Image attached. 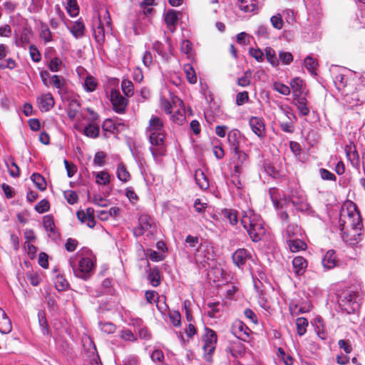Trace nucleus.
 Instances as JSON below:
<instances>
[{
	"label": "nucleus",
	"instance_id": "obj_1",
	"mask_svg": "<svg viewBox=\"0 0 365 365\" xmlns=\"http://www.w3.org/2000/svg\"><path fill=\"white\" fill-rule=\"evenodd\" d=\"M145 133L150 144L149 149L153 158L165 155L167 147L166 132L163 120L159 117L153 115L149 120Z\"/></svg>",
	"mask_w": 365,
	"mask_h": 365
},
{
	"label": "nucleus",
	"instance_id": "obj_2",
	"mask_svg": "<svg viewBox=\"0 0 365 365\" xmlns=\"http://www.w3.org/2000/svg\"><path fill=\"white\" fill-rule=\"evenodd\" d=\"M277 191V189L274 187L269 190L271 199L277 208L279 207L281 208L284 206L287 207L289 203L291 202L296 210L302 212H306L307 214L312 212V207L307 201V197L304 191L298 188L292 189L288 196L284 195L283 198H280L279 200L276 196Z\"/></svg>",
	"mask_w": 365,
	"mask_h": 365
},
{
	"label": "nucleus",
	"instance_id": "obj_3",
	"mask_svg": "<svg viewBox=\"0 0 365 365\" xmlns=\"http://www.w3.org/2000/svg\"><path fill=\"white\" fill-rule=\"evenodd\" d=\"M70 266L72 267L74 274L84 280L88 279L94 268L93 257L89 252L84 255L78 252L74 258L69 259Z\"/></svg>",
	"mask_w": 365,
	"mask_h": 365
},
{
	"label": "nucleus",
	"instance_id": "obj_4",
	"mask_svg": "<svg viewBox=\"0 0 365 365\" xmlns=\"http://www.w3.org/2000/svg\"><path fill=\"white\" fill-rule=\"evenodd\" d=\"M347 212H348V222L350 226L352 227L354 234L352 235L353 237L349 238V234H346L344 230V225L340 224L341 227V235L343 240L348 242L350 245L357 244L361 240V234L359 232V230H361L362 227V222L361 220L359 212L357 210L356 205L350 202L347 205Z\"/></svg>",
	"mask_w": 365,
	"mask_h": 365
},
{
	"label": "nucleus",
	"instance_id": "obj_5",
	"mask_svg": "<svg viewBox=\"0 0 365 365\" xmlns=\"http://www.w3.org/2000/svg\"><path fill=\"white\" fill-rule=\"evenodd\" d=\"M185 242L189 247L196 251L195 259L197 262L203 263L212 258V254L208 245L200 243L198 237L189 235L186 237Z\"/></svg>",
	"mask_w": 365,
	"mask_h": 365
},
{
	"label": "nucleus",
	"instance_id": "obj_6",
	"mask_svg": "<svg viewBox=\"0 0 365 365\" xmlns=\"http://www.w3.org/2000/svg\"><path fill=\"white\" fill-rule=\"evenodd\" d=\"M217 341L216 332L210 329L205 328V334L202 337L203 358L207 361H212V354L215 350Z\"/></svg>",
	"mask_w": 365,
	"mask_h": 365
},
{
	"label": "nucleus",
	"instance_id": "obj_7",
	"mask_svg": "<svg viewBox=\"0 0 365 365\" xmlns=\"http://www.w3.org/2000/svg\"><path fill=\"white\" fill-rule=\"evenodd\" d=\"M111 29V19L108 10H106L105 11L103 21L99 18L97 25L93 28V36L98 45L102 46L103 44L106 39V34L110 32Z\"/></svg>",
	"mask_w": 365,
	"mask_h": 365
},
{
	"label": "nucleus",
	"instance_id": "obj_8",
	"mask_svg": "<svg viewBox=\"0 0 365 365\" xmlns=\"http://www.w3.org/2000/svg\"><path fill=\"white\" fill-rule=\"evenodd\" d=\"M356 294L351 291H344L339 297L338 303L343 310L348 314L354 313L359 309Z\"/></svg>",
	"mask_w": 365,
	"mask_h": 365
},
{
	"label": "nucleus",
	"instance_id": "obj_9",
	"mask_svg": "<svg viewBox=\"0 0 365 365\" xmlns=\"http://www.w3.org/2000/svg\"><path fill=\"white\" fill-rule=\"evenodd\" d=\"M233 170L235 176H240L249 164V155L243 150L233 153Z\"/></svg>",
	"mask_w": 365,
	"mask_h": 365
},
{
	"label": "nucleus",
	"instance_id": "obj_10",
	"mask_svg": "<svg viewBox=\"0 0 365 365\" xmlns=\"http://www.w3.org/2000/svg\"><path fill=\"white\" fill-rule=\"evenodd\" d=\"M110 101L115 112L118 113H125L128 106V100L120 94L119 91H111Z\"/></svg>",
	"mask_w": 365,
	"mask_h": 365
},
{
	"label": "nucleus",
	"instance_id": "obj_11",
	"mask_svg": "<svg viewBox=\"0 0 365 365\" xmlns=\"http://www.w3.org/2000/svg\"><path fill=\"white\" fill-rule=\"evenodd\" d=\"M341 96L344 98V102L351 107L356 106L364 103L361 96L358 91L355 90V88H354V85L349 86L348 88L341 93Z\"/></svg>",
	"mask_w": 365,
	"mask_h": 365
},
{
	"label": "nucleus",
	"instance_id": "obj_12",
	"mask_svg": "<svg viewBox=\"0 0 365 365\" xmlns=\"http://www.w3.org/2000/svg\"><path fill=\"white\" fill-rule=\"evenodd\" d=\"M244 136L238 129H232L227 133V143L232 153L242 150L241 141Z\"/></svg>",
	"mask_w": 365,
	"mask_h": 365
},
{
	"label": "nucleus",
	"instance_id": "obj_13",
	"mask_svg": "<svg viewBox=\"0 0 365 365\" xmlns=\"http://www.w3.org/2000/svg\"><path fill=\"white\" fill-rule=\"evenodd\" d=\"M153 49L155 51L159 56L164 60L168 61L173 54V46L171 45L170 39L169 38L166 40V45L161 42L156 41L153 43Z\"/></svg>",
	"mask_w": 365,
	"mask_h": 365
},
{
	"label": "nucleus",
	"instance_id": "obj_14",
	"mask_svg": "<svg viewBox=\"0 0 365 365\" xmlns=\"http://www.w3.org/2000/svg\"><path fill=\"white\" fill-rule=\"evenodd\" d=\"M262 221L260 215L255 212L253 210L247 209L242 212L241 223L245 229L250 228L252 225Z\"/></svg>",
	"mask_w": 365,
	"mask_h": 365
},
{
	"label": "nucleus",
	"instance_id": "obj_15",
	"mask_svg": "<svg viewBox=\"0 0 365 365\" xmlns=\"http://www.w3.org/2000/svg\"><path fill=\"white\" fill-rule=\"evenodd\" d=\"M232 259L237 267L243 268L247 262L252 259V255L247 250L240 248L232 254Z\"/></svg>",
	"mask_w": 365,
	"mask_h": 365
},
{
	"label": "nucleus",
	"instance_id": "obj_16",
	"mask_svg": "<svg viewBox=\"0 0 365 365\" xmlns=\"http://www.w3.org/2000/svg\"><path fill=\"white\" fill-rule=\"evenodd\" d=\"M282 233L283 238L286 241L301 237L303 235L302 228L295 223H289L283 226Z\"/></svg>",
	"mask_w": 365,
	"mask_h": 365
},
{
	"label": "nucleus",
	"instance_id": "obj_17",
	"mask_svg": "<svg viewBox=\"0 0 365 365\" xmlns=\"http://www.w3.org/2000/svg\"><path fill=\"white\" fill-rule=\"evenodd\" d=\"M245 230H247L250 239L255 242L260 241L266 233V229L263 221Z\"/></svg>",
	"mask_w": 365,
	"mask_h": 365
},
{
	"label": "nucleus",
	"instance_id": "obj_18",
	"mask_svg": "<svg viewBox=\"0 0 365 365\" xmlns=\"http://www.w3.org/2000/svg\"><path fill=\"white\" fill-rule=\"evenodd\" d=\"M232 331L238 339L246 341L250 330L242 321L236 320L232 326Z\"/></svg>",
	"mask_w": 365,
	"mask_h": 365
},
{
	"label": "nucleus",
	"instance_id": "obj_19",
	"mask_svg": "<svg viewBox=\"0 0 365 365\" xmlns=\"http://www.w3.org/2000/svg\"><path fill=\"white\" fill-rule=\"evenodd\" d=\"M249 125L253 133L259 138H262L264 137L265 125L262 118L256 116L250 118Z\"/></svg>",
	"mask_w": 365,
	"mask_h": 365
},
{
	"label": "nucleus",
	"instance_id": "obj_20",
	"mask_svg": "<svg viewBox=\"0 0 365 365\" xmlns=\"http://www.w3.org/2000/svg\"><path fill=\"white\" fill-rule=\"evenodd\" d=\"M37 103L40 110L44 112L50 110L55 104L54 98L50 93L39 96L37 98Z\"/></svg>",
	"mask_w": 365,
	"mask_h": 365
},
{
	"label": "nucleus",
	"instance_id": "obj_21",
	"mask_svg": "<svg viewBox=\"0 0 365 365\" xmlns=\"http://www.w3.org/2000/svg\"><path fill=\"white\" fill-rule=\"evenodd\" d=\"M139 225L135 229L134 234L137 236L141 235L143 232L151 227L152 219L147 214H142L138 219Z\"/></svg>",
	"mask_w": 365,
	"mask_h": 365
},
{
	"label": "nucleus",
	"instance_id": "obj_22",
	"mask_svg": "<svg viewBox=\"0 0 365 365\" xmlns=\"http://www.w3.org/2000/svg\"><path fill=\"white\" fill-rule=\"evenodd\" d=\"M43 226L48 232L49 237L53 240H56L57 238L58 234L56 232V226L53 216L49 215L44 216L43 218Z\"/></svg>",
	"mask_w": 365,
	"mask_h": 365
},
{
	"label": "nucleus",
	"instance_id": "obj_23",
	"mask_svg": "<svg viewBox=\"0 0 365 365\" xmlns=\"http://www.w3.org/2000/svg\"><path fill=\"white\" fill-rule=\"evenodd\" d=\"M307 267L306 259L300 256L296 257L292 260V269L296 276L302 275Z\"/></svg>",
	"mask_w": 365,
	"mask_h": 365
},
{
	"label": "nucleus",
	"instance_id": "obj_24",
	"mask_svg": "<svg viewBox=\"0 0 365 365\" xmlns=\"http://www.w3.org/2000/svg\"><path fill=\"white\" fill-rule=\"evenodd\" d=\"M293 103L297 106L300 115L307 116L309 114L310 110L307 106V100L305 97L302 96H294Z\"/></svg>",
	"mask_w": 365,
	"mask_h": 365
},
{
	"label": "nucleus",
	"instance_id": "obj_25",
	"mask_svg": "<svg viewBox=\"0 0 365 365\" xmlns=\"http://www.w3.org/2000/svg\"><path fill=\"white\" fill-rule=\"evenodd\" d=\"M323 267L327 269L335 267L337 264L336 253L334 250H328L322 259Z\"/></svg>",
	"mask_w": 365,
	"mask_h": 365
},
{
	"label": "nucleus",
	"instance_id": "obj_26",
	"mask_svg": "<svg viewBox=\"0 0 365 365\" xmlns=\"http://www.w3.org/2000/svg\"><path fill=\"white\" fill-rule=\"evenodd\" d=\"M68 30L74 36L75 38L78 39L84 36L85 34V25L81 21H76L71 26H68Z\"/></svg>",
	"mask_w": 365,
	"mask_h": 365
},
{
	"label": "nucleus",
	"instance_id": "obj_27",
	"mask_svg": "<svg viewBox=\"0 0 365 365\" xmlns=\"http://www.w3.org/2000/svg\"><path fill=\"white\" fill-rule=\"evenodd\" d=\"M349 78L344 73H338L334 78V83L336 88L342 93L349 86H351V83H348Z\"/></svg>",
	"mask_w": 365,
	"mask_h": 365
},
{
	"label": "nucleus",
	"instance_id": "obj_28",
	"mask_svg": "<svg viewBox=\"0 0 365 365\" xmlns=\"http://www.w3.org/2000/svg\"><path fill=\"white\" fill-rule=\"evenodd\" d=\"M240 9L245 13L253 12L258 8L257 0H238Z\"/></svg>",
	"mask_w": 365,
	"mask_h": 365
},
{
	"label": "nucleus",
	"instance_id": "obj_29",
	"mask_svg": "<svg viewBox=\"0 0 365 365\" xmlns=\"http://www.w3.org/2000/svg\"><path fill=\"white\" fill-rule=\"evenodd\" d=\"M286 242L292 252H297L307 248L306 243L302 240H300L299 237L291 239Z\"/></svg>",
	"mask_w": 365,
	"mask_h": 365
},
{
	"label": "nucleus",
	"instance_id": "obj_30",
	"mask_svg": "<svg viewBox=\"0 0 365 365\" xmlns=\"http://www.w3.org/2000/svg\"><path fill=\"white\" fill-rule=\"evenodd\" d=\"M195 179L200 189L207 190L209 187L210 184L207 177L202 170L197 169L195 170Z\"/></svg>",
	"mask_w": 365,
	"mask_h": 365
},
{
	"label": "nucleus",
	"instance_id": "obj_31",
	"mask_svg": "<svg viewBox=\"0 0 365 365\" xmlns=\"http://www.w3.org/2000/svg\"><path fill=\"white\" fill-rule=\"evenodd\" d=\"M165 21L170 31L173 32L178 21L177 12L173 9L168 10L165 16Z\"/></svg>",
	"mask_w": 365,
	"mask_h": 365
},
{
	"label": "nucleus",
	"instance_id": "obj_32",
	"mask_svg": "<svg viewBox=\"0 0 365 365\" xmlns=\"http://www.w3.org/2000/svg\"><path fill=\"white\" fill-rule=\"evenodd\" d=\"M290 86L294 96H302L304 93V83L300 78L292 79Z\"/></svg>",
	"mask_w": 365,
	"mask_h": 365
},
{
	"label": "nucleus",
	"instance_id": "obj_33",
	"mask_svg": "<svg viewBox=\"0 0 365 365\" xmlns=\"http://www.w3.org/2000/svg\"><path fill=\"white\" fill-rule=\"evenodd\" d=\"M80 104L78 102L77 100H71L69 102L68 110H67V115L68 118L71 120L74 119L77 115L78 113L80 111Z\"/></svg>",
	"mask_w": 365,
	"mask_h": 365
},
{
	"label": "nucleus",
	"instance_id": "obj_34",
	"mask_svg": "<svg viewBox=\"0 0 365 365\" xmlns=\"http://www.w3.org/2000/svg\"><path fill=\"white\" fill-rule=\"evenodd\" d=\"M222 216L230 222L231 225H236L238 222L237 212L231 209H224L221 212Z\"/></svg>",
	"mask_w": 365,
	"mask_h": 365
},
{
	"label": "nucleus",
	"instance_id": "obj_35",
	"mask_svg": "<svg viewBox=\"0 0 365 365\" xmlns=\"http://www.w3.org/2000/svg\"><path fill=\"white\" fill-rule=\"evenodd\" d=\"M116 173L117 177L120 181L126 182L130 180V173H128L125 165L123 163H120L118 164Z\"/></svg>",
	"mask_w": 365,
	"mask_h": 365
},
{
	"label": "nucleus",
	"instance_id": "obj_36",
	"mask_svg": "<svg viewBox=\"0 0 365 365\" xmlns=\"http://www.w3.org/2000/svg\"><path fill=\"white\" fill-rule=\"evenodd\" d=\"M6 165L9 175L13 178H17L20 175V169L15 163L13 158H11L6 162Z\"/></svg>",
	"mask_w": 365,
	"mask_h": 365
},
{
	"label": "nucleus",
	"instance_id": "obj_37",
	"mask_svg": "<svg viewBox=\"0 0 365 365\" xmlns=\"http://www.w3.org/2000/svg\"><path fill=\"white\" fill-rule=\"evenodd\" d=\"M31 180L40 190L43 191L46 189V180L39 173H33L31 176Z\"/></svg>",
	"mask_w": 365,
	"mask_h": 365
},
{
	"label": "nucleus",
	"instance_id": "obj_38",
	"mask_svg": "<svg viewBox=\"0 0 365 365\" xmlns=\"http://www.w3.org/2000/svg\"><path fill=\"white\" fill-rule=\"evenodd\" d=\"M12 331V324L6 316L0 318V332L3 334H9Z\"/></svg>",
	"mask_w": 365,
	"mask_h": 365
},
{
	"label": "nucleus",
	"instance_id": "obj_39",
	"mask_svg": "<svg viewBox=\"0 0 365 365\" xmlns=\"http://www.w3.org/2000/svg\"><path fill=\"white\" fill-rule=\"evenodd\" d=\"M265 54L267 61L273 66L277 67L279 66V58L276 56L274 50L271 47L265 48Z\"/></svg>",
	"mask_w": 365,
	"mask_h": 365
},
{
	"label": "nucleus",
	"instance_id": "obj_40",
	"mask_svg": "<svg viewBox=\"0 0 365 365\" xmlns=\"http://www.w3.org/2000/svg\"><path fill=\"white\" fill-rule=\"evenodd\" d=\"M304 66L312 74H317L315 71L318 63L316 59L310 56H307L304 60Z\"/></svg>",
	"mask_w": 365,
	"mask_h": 365
},
{
	"label": "nucleus",
	"instance_id": "obj_41",
	"mask_svg": "<svg viewBox=\"0 0 365 365\" xmlns=\"http://www.w3.org/2000/svg\"><path fill=\"white\" fill-rule=\"evenodd\" d=\"M83 134L87 137L95 138L98 136L99 127L93 123H89L84 128Z\"/></svg>",
	"mask_w": 365,
	"mask_h": 365
},
{
	"label": "nucleus",
	"instance_id": "obj_42",
	"mask_svg": "<svg viewBox=\"0 0 365 365\" xmlns=\"http://www.w3.org/2000/svg\"><path fill=\"white\" fill-rule=\"evenodd\" d=\"M148 279L150 281L152 286H158L160 283V276L159 270L157 268H153L150 269L148 275Z\"/></svg>",
	"mask_w": 365,
	"mask_h": 365
},
{
	"label": "nucleus",
	"instance_id": "obj_43",
	"mask_svg": "<svg viewBox=\"0 0 365 365\" xmlns=\"http://www.w3.org/2000/svg\"><path fill=\"white\" fill-rule=\"evenodd\" d=\"M297 331V334L302 336L307 331L308 326V320L304 317H299L296 320Z\"/></svg>",
	"mask_w": 365,
	"mask_h": 365
},
{
	"label": "nucleus",
	"instance_id": "obj_44",
	"mask_svg": "<svg viewBox=\"0 0 365 365\" xmlns=\"http://www.w3.org/2000/svg\"><path fill=\"white\" fill-rule=\"evenodd\" d=\"M40 37L44 41L45 43L53 41V35L48 26L45 24L41 25Z\"/></svg>",
	"mask_w": 365,
	"mask_h": 365
},
{
	"label": "nucleus",
	"instance_id": "obj_45",
	"mask_svg": "<svg viewBox=\"0 0 365 365\" xmlns=\"http://www.w3.org/2000/svg\"><path fill=\"white\" fill-rule=\"evenodd\" d=\"M96 182L98 185H106L110 182V175L106 171H101L96 173Z\"/></svg>",
	"mask_w": 365,
	"mask_h": 365
},
{
	"label": "nucleus",
	"instance_id": "obj_46",
	"mask_svg": "<svg viewBox=\"0 0 365 365\" xmlns=\"http://www.w3.org/2000/svg\"><path fill=\"white\" fill-rule=\"evenodd\" d=\"M184 71L188 82L191 84H195L197 82V76L193 67L190 64H185L184 66Z\"/></svg>",
	"mask_w": 365,
	"mask_h": 365
},
{
	"label": "nucleus",
	"instance_id": "obj_47",
	"mask_svg": "<svg viewBox=\"0 0 365 365\" xmlns=\"http://www.w3.org/2000/svg\"><path fill=\"white\" fill-rule=\"evenodd\" d=\"M97 81L94 77H93L91 75H88L86 76L85 81H84V89L87 92H93L96 90L97 86Z\"/></svg>",
	"mask_w": 365,
	"mask_h": 365
},
{
	"label": "nucleus",
	"instance_id": "obj_48",
	"mask_svg": "<svg viewBox=\"0 0 365 365\" xmlns=\"http://www.w3.org/2000/svg\"><path fill=\"white\" fill-rule=\"evenodd\" d=\"M252 72L250 70H247L244 73L243 76L240 77L237 80V85L241 87H247L250 85L251 83Z\"/></svg>",
	"mask_w": 365,
	"mask_h": 365
},
{
	"label": "nucleus",
	"instance_id": "obj_49",
	"mask_svg": "<svg viewBox=\"0 0 365 365\" xmlns=\"http://www.w3.org/2000/svg\"><path fill=\"white\" fill-rule=\"evenodd\" d=\"M66 9L71 16H76L79 12L78 6L76 0H67Z\"/></svg>",
	"mask_w": 365,
	"mask_h": 365
},
{
	"label": "nucleus",
	"instance_id": "obj_50",
	"mask_svg": "<svg viewBox=\"0 0 365 365\" xmlns=\"http://www.w3.org/2000/svg\"><path fill=\"white\" fill-rule=\"evenodd\" d=\"M38 323L41 329V332L43 335H48L49 334V329L47 323V319L44 316L43 313L39 312L38 314Z\"/></svg>",
	"mask_w": 365,
	"mask_h": 365
},
{
	"label": "nucleus",
	"instance_id": "obj_51",
	"mask_svg": "<svg viewBox=\"0 0 365 365\" xmlns=\"http://www.w3.org/2000/svg\"><path fill=\"white\" fill-rule=\"evenodd\" d=\"M315 330L320 339H325L327 338V333L324 330V322L321 318L317 319Z\"/></svg>",
	"mask_w": 365,
	"mask_h": 365
},
{
	"label": "nucleus",
	"instance_id": "obj_52",
	"mask_svg": "<svg viewBox=\"0 0 365 365\" xmlns=\"http://www.w3.org/2000/svg\"><path fill=\"white\" fill-rule=\"evenodd\" d=\"M122 91L124 94L129 97L133 94V84L129 80H123L121 83Z\"/></svg>",
	"mask_w": 365,
	"mask_h": 365
},
{
	"label": "nucleus",
	"instance_id": "obj_53",
	"mask_svg": "<svg viewBox=\"0 0 365 365\" xmlns=\"http://www.w3.org/2000/svg\"><path fill=\"white\" fill-rule=\"evenodd\" d=\"M62 65V61L58 57H54L49 61L48 67L52 72H58Z\"/></svg>",
	"mask_w": 365,
	"mask_h": 365
},
{
	"label": "nucleus",
	"instance_id": "obj_54",
	"mask_svg": "<svg viewBox=\"0 0 365 365\" xmlns=\"http://www.w3.org/2000/svg\"><path fill=\"white\" fill-rule=\"evenodd\" d=\"M279 61L284 65H289L293 61V56L290 52L281 51L279 52Z\"/></svg>",
	"mask_w": 365,
	"mask_h": 365
},
{
	"label": "nucleus",
	"instance_id": "obj_55",
	"mask_svg": "<svg viewBox=\"0 0 365 365\" xmlns=\"http://www.w3.org/2000/svg\"><path fill=\"white\" fill-rule=\"evenodd\" d=\"M99 327L102 331L108 334L114 333L116 329L115 325L111 322H100Z\"/></svg>",
	"mask_w": 365,
	"mask_h": 365
},
{
	"label": "nucleus",
	"instance_id": "obj_56",
	"mask_svg": "<svg viewBox=\"0 0 365 365\" xmlns=\"http://www.w3.org/2000/svg\"><path fill=\"white\" fill-rule=\"evenodd\" d=\"M273 88L276 91L282 95L287 96L290 93V88L282 83L275 82L273 84Z\"/></svg>",
	"mask_w": 365,
	"mask_h": 365
},
{
	"label": "nucleus",
	"instance_id": "obj_57",
	"mask_svg": "<svg viewBox=\"0 0 365 365\" xmlns=\"http://www.w3.org/2000/svg\"><path fill=\"white\" fill-rule=\"evenodd\" d=\"M356 87L355 90L358 91L363 101H365V78L362 77L359 78L358 82L356 83Z\"/></svg>",
	"mask_w": 365,
	"mask_h": 365
},
{
	"label": "nucleus",
	"instance_id": "obj_58",
	"mask_svg": "<svg viewBox=\"0 0 365 365\" xmlns=\"http://www.w3.org/2000/svg\"><path fill=\"white\" fill-rule=\"evenodd\" d=\"M29 53L33 61L38 63L41 60V55L37 47L34 45L29 46Z\"/></svg>",
	"mask_w": 365,
	"mask_h": 365
},
{
	"label": "nucleus",
	"instance_id": "obj_59",
	"mask_svg": "<svg viewBox=\"0 0 365 365\" xmlns=\"http://www.w3.org/2000/svg\"><path fill=\"white\" fill-rule=\"evenodd\" d=\"M53 85L55 88L61 91L65 86L64 78L62 76L58 75H53L51 77Z\"/></svg>",
	"mask_w": 365,
	"mask_h": 365
},
{
	"label": "nucleus",
	"instance_id": "obj_60",
	"mask_svg": "<svg viewBox=\"0 0 365 365\" xmlns=\"http://www.w3.org/2000/svg\"><path fill=\"white\" fill-rule=\"evenodd\" d=\"M271 24L274 29H281L283 27V20L280 14L272 16L270 19Z\"/></svg>",
	"mask_w": 365,
	"mask_h": 365
},
{
	"label": "nucleus",
	"instance_id": "obj_61",
	"mask_svg": "<svg viewBox=\"0 0 365 365\" xmlns=\"http://www.w3.org/2000/svg\"><path fill=\"white\" fill-rule=\"evenodd\" d=\"M320 177L324 180L336 181V177L334 174L325 168L319 169Z\"/></svg>",
	"mask_w": 365,
	"mask_h": 365
},
{
	"label": "nucleus",
	"instance_id": "obj_62",
	"mask_svg": "<svg viewBox=\"0 0 365 365\" xmlns=\"http://www.w3.org/2000/svg\"><path fill=\"white\" fill-rule=\"evenodd\" d=\"M255 34L257 36L263 38H268L269 36L268 27L265 25H259Z\"/></svg>",
	"mask_w": 365,
	"mask_h": 365
},
{
	"label": "nucleus",
	"instance_id": "obj_63",
	"mask_svg": "<svg viewBox=\"0 0 365 365\" xmlns=\"http://www.w3.org/2000/svg\"><path fill=\"white\" fill-rule=\"evenodd\" d=\"M289 148H290L292 152L294 153V155L297 158L299 159L301 157L302 153V149L300 144L295 141H290L289 142Z\"/></svg>",
	"mask_w": 365,
	"mask_h": 365
},
{
	"label": "nucleus",
	"instance_id": "obj_64",
	"mask_svg": "<svg viewBox=\"0 0 365 365\" xmlns=\"http://www.w3.org/2000/svg\"><path fill=\"white\" fill-rule=\"evenodd\" d=\"M49 202L46 200H42L35 206V210L38 213H43L49 210Z\"/></svg>",
	"mask_w": 365,
	"mask_h": 365
}]
</instances>
